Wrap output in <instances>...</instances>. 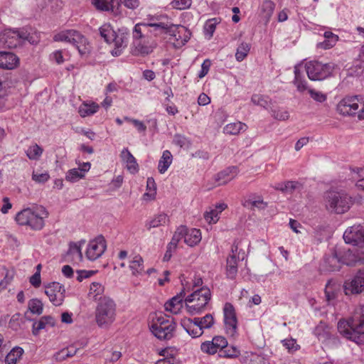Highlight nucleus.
Returning <instances> with one entry per match:
<instances>
[{"label":"nucleus","mask_w":364,"mask_h":364,"mask_svg":"<svg viewBox=\"0 0 364 364\" xmlns=\"http://www.w3.org/2000/svg\"><path fill=\"white\" fill-rule=\"evenodd\" d=\"M181 326L192 338H198L203 333L201 327L198 326L193 318H182Z\"/></svg>","instance_id":"nucleus-23"},{"label":"nucleus","mask_w":364,"mask_h":364,"mask_svg":"<svg viewBox=\"0 0 364 364\" xmlns=\"http://www.w3.org/2000/svg\"><path fill=\"white\" fill-rule=\"evenodd\" d=\"M192 4V0H173L171 3L173 8L183 10L188 9Z\"/></svg>","instance_id":"nucleus-58"},{"label":"nucleus","mask_w":364,"mask_h":364,"mask_svg":"<svg viewBox=\"0 0 364 364\" xmlns=\"http://www.w3.org/2000/svg\"><path fill=\"white\" fill-rule=\"evenodd\" d=\"M237 250V247L235 250L232 248V255L227 259L226 274L227 277L231 279H235L237 273V264L240 259L236 254Z\"/></svg>","instance_id":"nucleus-25"},{"label":"nucleus","mask_w":364,"mask_h":364,"mask_svg":"<svg viewBox=\"0 0 364 364\" xmlns=\"http://www.w3.org/2000/svg\"><path fill=\"white\" fill-rule=\"evenodd\" d=\"M193 320L199 327H201L203 332L205 329L210 328L215 323L214 318L210 314H208L203 317H196Z\"/></svg>","instance_id":"nucleus-40"},{"label":"nucleus","mask_w":364,"mask_h":364,"mask_svg":"<svg viewBox=\"0 0 364 364\" xmlns=\"http://www.w3.org/2000/svg\"><path fill=\"white\" fill-rule=\"evenodd\" d=\"M146 189L149 191H152V193H146L144 196L149 197L151 199H154L156 195V185L154 179L152 177L148 178L146 181Z\"/></svg>","instance_id":"nucleus-56"},{"label":"nucleus","mask_w":364,"mask_h":364,"mask_svg":"<svg viewBox=\"0 0 364 364\" xmlns=\"http://www.w3.org/2000/svg\"><path fill=\"white\" fill-rule=\"evenodd\" d=\"M252 102L257 106L267 108L269 106V97L259 94H254L251 97Z\"/></svg>","instance_id":"nucleus-52"},{"label":"nucleus","mask_w":364,"mask_h":364,"mask_svg":"<svg viewBox=\"0 0 364 364\" xmlns=\"http://www.w3.org/2000/svg\"><path fill=\"white\" fill-rule=\"evenodd\" d=\"M50 176L47 171L43 173H38V171H33L32 173V179L38 183H44L48 181Z\"/></svg>","instance_id":"nucleus-57"},{"label":"nucleus","mask_w":364,"mask_h":364,"mask_svg":"<svg viewBox=\"0 0 364 364\" xmlns=\"http://www.w3.org/2000/svg\"><path fill=\"white\" fill-rule=\"evenodd\" d=\"M247 128V125L240 122H236L230 123L224 127V132L229 134H237L241 131H245Z\"/></svg>","instance_id":"nucleus-44"},{"label":"nucleus","mask_w":364,"mask_h":364,"mask_svg":"<svg viewBox=\"0 0 364 364\" xmlns=\"http://www.w3.org/2000/svg\"><path fill=\"white\" fill-rule=\"evenodd\" d=\"M84 177L83 172L80 171L77 168H72L66 173L65 180L71 183H75Z\"/></svg>","instance_id":"nucleus-50"},{"label":"nucleus","mask_w":364,"mask_h":364,"mask_svg":"<svg viewBox=\"0 0 364 364\" xmlns=\"http://www.w3.org/2000/svg\"><path fill=\"white\" fill-rule=\"evenodd\" d=\"M204 218L208 223H216L219 220L218 212L217 210H211L204 214Z\"/></svg>","instance_id":"nucleus-60"},{"label":"nucleus","mask_w":364,"mask_h":364,"mask_svg":"<svg viewBox=\"0 0 364 364\" xmlns=\"http://www.w3.org/2000/svg\"><path fill=\"white\" fill-rule=\"evenodd\" d=\"M129 33L127 28H122L115 33L112 38V43H114V48L111 51L113 56H119L123 50L127 46Z\"/></svg>","instance_id":"nucleus-18"},{"label":"nucleus","mask_w":364,"mask_h":364,"mask_svg":"<svg viewBox=\"0 0 364 364\" xmlns=\"http://www.w3.org/2000/svg\"><path fill=\"white\" fill-rule=\"evenodd\" d=\"M346 294L364 292V268L359 269L350 282L344 284Z\"/></svg>","instance_id":"nucleus-19"},{"label":"nucleus","mask_w":364,"mask_h":364,"mask_svg":"<svg viewBox=\"0 0 364 364\" xmlns=\"http://www.w3.org/2000/svg\"><path fill=\"white\" fill-rule=\"evenodd\" d=\"M314 335L322 343H326L331 339V328L324 322H320L314 329Z\"/></svg>","instance_id":"nucleus-29"},{"label":"nucleus","mask_w":364,"mask_h":364,"mask_svg":"<svg viewBox=\"0 0 364 364\" xmlns=\"http://www.w3.org/2000/svg\"><path fill=\"white\" fill-rule=\"evenodd\" d=\"M326 207L337 214L348 211L353 204L352 198L343 192L329 191L325 194Z\"/></svg>","instance_id":"nucleus-8"},{"label":"nucleus","mask_w":364,"mask_h":364,"mask_svg":"<svg viewBox=\"0 0 364 364\" xmlns=\"http://www.w3.org/2000/svg\"><path fill=\"white\" fill-rule=\"evenodd\" d=\"M201 240V232L199 229L192 228L188 230L186 228V232L185 236V243L188 246L193 247L200 242Z\"/></svg>","instance_id":"nucleus-32"},{"label":"nucleus","mask_w":364,"mask_h":364,"mask_svg":"<svg viewBox=\"0 0 364 364\" xmlns=\"http://www.w3.org/2000/svg\"><path fill=\"white\" fill-rule=\"evenodd\" d=\"M55 325V320L53 316H42L38 321H36L33 323L32 329L33 334L36 336L39 333L41 330L44 329L47 326L53 327Z\"/></svg>","instance_id":"nucleus-28"},{"label":"nucleus","mask_w":364,"mask_h":364,"mask_svg":"<svg viewBox=\"0 0 364 364\" xmlns=\"http://www.w3.org/2000/svg\"><path fill=\"white\" fill-rule=\"evenodd\" d=\"M25 41H28L31 43H35L27 28H6L0 33V43L5 48H15Z\"/></svg>","instance_id":"nucleus-5"},{"label":"nucleus","mask_w":364,"mask_h":364,"mask_svg":"<svg viewBox=\"0 0 364 364\" xmlns=\"http://www.w3.org/2000/svg\"><path fill=\"white\" fill-rule=\"evenodd\" d=\"M309 93L312 99L318 102H323L326 100L327 97L321 92L316 91L314 89H309Z\"/></svg>","instance_id":"nucleus-59"},{"label":"nucleus","mask_w":364,"mask_h":364,"mask_svg":"<svg viewBox=\"0 0 364 364\" xmlns=\"http://www.w3.org/2000/svg\"><path fill=\"white\" fill-rule=\"evenodd\" d=\"M219 23H220V21L216 18L208 19L205 22L203 29H204V33L205 36H208V39H210L213 37V33L216 28V26Z\"/></svg>","instance_id":"nucleus-45"},{"label":"nucleus","mask_w":364,"mask_h":364,"mask_svg":"<svg viewBox=\"0 0 364 364\" xmlns=\"http://www.w3.org/2000/svg\"><path fill=\"white\" fill-rule=\"evenodd\" d=\"M48 216V212L46 208L42 205H36L18 213L16 220L20 225H28L34 230H40L44 227V219Z\"/></svg>","instance_id":"nucleus-3"},{"label":"nucleus","mask_w":364,"mask_h":364,"mask_svg":"<svg viewBox=\"0 0 364 364\" xmlns=\"http://www.w3.org/2000/svg\"><path fill=\"white\" fill-rule=\"evenodd\" d=\"M98 109L99 105L96 103H84L79 108V114L82 117H85L94 114Z\"/></svg>","instance_id":"nucleus-43"},{"label":"nucleus","mask_w":364,"mask_h":364,"mask_svg":"<svg viewBox=\"0 0 364 364\" xmlns=\"http://www.w3.org/2000/svg\"><path fill=\"white\" fill-rule=\"evenodd\" d=\"M151 24H159V22H151V23H136L133 29L132 32V38H133V42L132 45L135 44L136 41H139L146 36L147 34H144V28H147L148 27L153 28V30H150L149 32L151 34H153V36H156L158 34H159V31H155L154 26H151Z\"/></svg>","instance_id":"nucleus-20"},{"label":"nucleus","mask_w":364,"mask_h":364,"mask_svg":"<svg viewBox=\"0 0 364 364\" xmlns=\"http://www.w3.org/2000/svg\"><path fill=\"white\" fill-rule=\"evenodd\" d=\"M176 328V323L173 319H166L163 316L156 317L150 325L149 329L151 333L160 340H169L173 336Z\"/></svg>","instance_id":"nucleus-11"},{"label":"nucleus","mask_w":364,"mask_h":364,"mask_svg":"<svg viewBox=\"0 0 364 364\" xmlns=\"http://www.w3.org/2000/svg\"><path fill=\"white\" fill-rule=\"evenodd\" d=\"M19 65L18 57L11 52L0 51V68L13 70Z\"/></svg>","instance_id":"nucleus-21"},{"label":"nucleus","mask_w":364,"mask_h":364,"mask_svg":"<svg viewBox=\"0 0 364 364\" xmlns=\"http://www.w3.org/2000/svg\"><path fill=\"white\" fill-rule=\"evenodd\" d=\"M55 41H65L73 44L77 48L80 55L89 53L90 47L87 38L75 30L63 31L53 37Z\"/></svg>","instance_id":"nucleus-9"},{"label":"nucleus","mask_w":364,"mask_h":364,"mask_svg":"<svg viewBox=\"0 0 364 364\" xmlns=\"http://www.w3.org/2000/svg\"><path fill=\"white\" fill-rule=\"evenodd\" d=\"M240 354V350L234 346H228L227 345L220 353L219 356L223 358H236Z\"/></svg>","instance_id":"nucleus-51"},{"label":"nucleus","mask_w":364,"mask_h":364,"mask_svg":"<svg viewBox=\"0 0 364 364\" xmlns=\"http://www.w3.org/2000/svg\"><path fill=\"white\" fill-rule=\"evenodd\" d=\"M169 222V217L166 214L162 213L154 215L149 220L146 221L145 226L147 230H151V228H156L161 225H167Z\"/></svg>","instance_id":"nucleus-30"},{"label":"nucleus","mask_w":364,"mask_h":364,"mask_svg":"<svg viewBox=\"0 0 364 364\" xmlns=\"http://www.w3.org/2000/svg\"><path fill=\"white\" fill-rule=\"evenodd\" d=\"M301 186V183L297 181H287L283 183H277L273 188L285 193H292L296 188Z\"/></svg>","instance_id":"nucleus-34"},{"label":"nucleus","mask_w":364,"mask_h":364,"mask_svg":"<svg viewBox=\"0 0 364 364\" xmlns=\"http://www.w3.org/2000/svg\"><path fill=\"white\" fill-rule=\"evenodd\" d=\"M184 295V291H182L180 294L167 301L164 304L166 311L173 314H177L182 307V301Z\"/></svg>","instance_id":"nucleus-27"},{"label":"nucleus","mask_w":364,"mask_h":364,"mask_svg":"<svg viewBox=\"0 0 364 364\" xmlns=\"http://www.w3.org/2000/svg\"><path fill=\"white\" fill-rule=\"evenodd\" d=\"M129 269L134 276L141 274L144 272V259L137 255L129 262Z\"/></svg>","instance_id":"nucleus-38"},{"label":"nucleus","mask_w":364,"mask_h":364,"mask_svg":"<svg viewBox=\"0 0 364 364\" xmlns=\"http://www.w3.org/2000/svg\"><path fill=\"white\" fill-rule=\"evenodd\" d=\"M272 117L278 120H287L289 117V114L287 110L277 109L272 111Z\"/></svg>","instance_id":"nucleus-63"},{"label":"nucleus","mask_w":364,"mask_h":364,"mask_svg":"<svg viewBox=\"0 0 364 364\" xmlns=\"http://www.w3.org/2000/svg\"><path fill=\"white\" fill-rule=\"evenodd\" d=\"M308 77L311 80H323L332 75L335 65L332 63H323L318 60H311L305 65Z\"/></svg>","instance_id":"nucleus-10"},{"label":"nucleus","mask_w":364,"mask_h":364,"mask_svg":"<svg viewBox=\"0 0 364 364\" xmlns=\"http://www.w3.org/2000/svg\"><path fill=\"white\" fill-rule=\"evenodd\" d=\"M28 308L32 314L41 315L43 311V304L40 299H32L28 301Z\"/></svg>","instance_id":"nucleus-47"},{"label":"nucleus","mask_w":364,"mask_h":364,"mask_svg":"<svg viewBox=\"0 0 364 364\" xmlns=\"http://www.w3.org/2000/svg\"><path fill=\"white\" fill-rule=\"evenodd\" d=\"M106 247L105 239L102 235H100L89 242L86 257L89 260L95 261L102 255Z\"/></svg>","instance_id":"nucleus-16"},{"label":"nucleus","mask_w":364,"mask_h":364,"mask_svg":"<svg viewBox=\"0 0 364 364\" xmlns=\"http://www.w3.org/2000/svg\"><path fill=\"white\" fill-rule=\"evenodd\" d=\"M120 156L122 161L127 164V168L130 173H135L138 172L139 166L136 160L127 148H124L122 151Z\"/></svg>","instance_id":"nucleus-26"},{"label":"nucleus","mask_w":364,"mask_h":364,"mask_svg":"<svg viewBox=\"0 0 364 364\" xmlns=\"http://www.w3.org/2000/svg\"><path fill=\"white\" fill-rule=\"evenodd\" d=\"M172 163V155L168 150H166L163 152L162 156L161 157L159 164L158 170L160 173H164L170 165Z\"/></svg>","instance_id":"nucleus-39"},{"label":"nucleus","mask_w":364,"mask_h":364,"mask_svg":"<svg viewBox=\"0 0 364 364\" xmlns=\"http://www.w3.org/2000/svg\"><path fill=\"white\" fill-rule=\"evenodd\" d=\"M275 8V4L271 0H264L260 6V15L266 23L269 22Z\"/></svg>","instance_id":"nucleus-31"},{"label":"nucleus","mask_w":364,"mask_h":364,"mask_svg":"<svg viewBox=\"0 0 364 364\" xmlns=\"http://www.w3.org/2000/svg\"><path fill=\"white\" fill-rule=\"evenodd\" d=\"M323 37L325 40L318 43V47L326 50L333 48L339 39L338 35L329 31L324 32Z\"/></svg>","instance_id":"nucleus-35"},{"label":"nucleus","mask_w":364,"mask_h":364,"mask_svg":"<svg viewBox=\"0 0 364 364\" xmlns=\"http://www.w3.org/2000/svg\"><path fill=\"white\" fill-rule=\"evenodd\" d=\"M294 84L297 90L302 92L307 90V82L301 77L300 71L296 68L294 69Z\"/></svg>","instance_id":"nucleus-46"},{"label":"nucleus","mask_w":364,"mask_h":364,"mask_svg":"<svg viewBox=\"0 0 364 364\" xmlns=\"http://www.w3.org/2000/svg\"><path fill=\"white\" fill-rule=\"evenodd\" d=\"M339 287L332 280H328L325 287V296L328 302L333 301L338 296Z\"/></svg>","instance_id":"nucleus-36"},{"label":"nucleus","mask_w":364,"mask_h":364,"mask_svg":"<svg viewBox=\"0 0 364 364\" xmlns=\"http://www.w3.org/2000/svg\"><path fill=\"white\" fill-rule=\"evenodd\" d=\"M223 310L226 333L234 336L237 331V318L235 307L231 303L226 302Z\"/></svg>","instance_id":"nucleus-15"},{"label":"nucleus","mask_w":364,"mask_h":364,"mask_svg":"<svg viewBox=\"0 0 364 364\" xmlns=\"http://www.w3.org/2000/svg\"><path fill=\"white\" fill-rule=\"evenodd\" d=\"M95 7L100 11H109V3L107 0H92Z\"/></svg>","instance_id":"nucleus-62"},{"label":"nucleus","mask_w":364,"mask_h":364,"mask_svg":"<svg viewBox=\"0 0 364 364\" xmlns=\"http://www.w3.org/2000/svg\"><path fill=\"white\" fill-rule=\"evenodd\" d=\"M282 343L289 351H296L299 347L296 340L293 338L283 340Z\"/></svg>","instance_id":"nucleus-64"},{"label":"nucleus","mask_w":364,"mask_h":364,"mask_svg":"<svg viewBox=\"0 0 364 364\" xmlns=\"http://www.w3.org/2000/svg\"><path fill=\"white\" fill-rule=\"evenodd\" d=\"M159 19L165 21H160L159 24H151V26H154L155 31H159V34L169 35L174 41V47L181 48L190 40L191 32L186 27L172 23L167 16H162Z\"/></svg>","instance_id":"nucleus-2"},{"label":"nucleus","mask_w":364,"mask_h":364,"mask_svg":"<svg viewBox=\"0 0 364 364\" xmlns=\"http://www.w3.org/2000/svg\"><path fill=\"white\" fill-rule=\"evenodd\" d=\"M99 32L100 36L107 43H112V38L114 36L116 31H114L110 24L105 23L100 27Z\"/></svg>","instance_id":"nucleus-42"},{"label":"nucleus","mask_w":364,"mask_h":364,"mask_svg":"<svg viewBox=\"0 0 364 364\" xmlns=\"http://www.w3.org/2000/svg\"><path fill=\"white\" fill-rule=\"evenodd\" d=\"M45 294L54 306H60L65 297V289L62 284L53 282L45 285Z\"/></svg>","instance_id":"nucleus-12"},{"label":"nucleus","mask_w":364,"mask_h":364,"mask_svg":"<svg viewBox=\"0 0 364 364\" xmlns=\"http://www.w3.org/2000/svg\"><path fill=\"white\" fill-rule=\"evenodd\" d=\"M339 253L342 264L348 266L355 265L358 263L364 264V249L353 246L348 250H337Z\"/></svg>","instance_id":"nucleus-13"},{"label":"nucleus","mask_w":364,"mask_h":364,"mask_svg":"<svg viewBox=\"0 0 364 364\" xmlns=\"http://www.w3.org/2000/svg\"><path fill=\"white\" fill-rule=\"evenodd\" d=\"M340 259L339 253L337 250H333L331 255L324 258L323 267L326 270L329 272L339 271L342 266Z\"/></svg>","instance_id":"nucleus-22"},{"label":"nucleus","mask_w":364,"mask_h":364,"mask_svg":"<svg viewBox=\"0 0 364 364\" xmlns=\"http://www.w3.org/2000/svg\"><path fill=\"white\" fill-rule=\"evenodd\" d=\"M95 310V321L99 327L109 328L115 321L117 306L115 302L109 297L99 299Z\"/></svg>","instance_id":"nucleus-4"},{"label":"nucleus","mask_w":364,"mask_h":364,"mask_svg":"<svg viewBox=\"0 0 364 364\" xmlns=\"http://www.w3.org/2000/svg\"><path fill=\"white\" fill-rule=\"evenodd\" d=\"M211 299L210 290L208 287H201L195 290L186 299V309L191 315L200 314Z\"/></svg>","instance_id":"nucleus-7"},{"label":"nucleus","mask_w":364,"mask_h":364,"mask_svg":"<svg viewBox=\"0 0 364 364\" xmlns=\"http://www.w3.org/2000/svg\"><path fill=\"white\" fill-rule=\"evenodd\" d=\"M173 144L180 146L181 148L189 146L191 145L190 140L184 135L176 134L173 136Z\"/></svg>","instance_id":"nucleus-54"},{"label":"nucleus","mask_w":364,"mask_h":364,"mask_svg":"<svg viewBox=\"0 0 364 364\" xmlns=\"http://www.w3.org/2000/svg\"><path fill=\"white\" fill-rule=\"evenodd\" d=\"M212 341L214 342L215 347L220 352L228 345L227 340L223 336H215Z\"/></svg>","instance_id":"nucleus-61"},{"label":"nucleus","mask_w":364,"mask_h":364,"mask_svg":"<svg viewBox=\"0 0 364 364\" xmlns=\"http://www.w3.org/2000/svg\"><path fill=\"white\" fill-rule=\"evenodd\" d=\"M153 34L146 36L133 45V53L135 55H147L157 47V42L153 38Z\"/></svg>","instance_id":"nucleus-17"},{"label":"nucleus","mask_w":364,"mask_h":364,"mask_svg":"<svg viewBox=\"0 0 364 364\" xmlns=\"http://www.w3.org/2000/svg\"><path fill=\"white\" fill-rule=\"evenodd\" d=\"M244 205L250 207L251 209L255 208L264 209L267 206V203L263 200L262 196L252 194L249 196V198L245 200Z\"/></svg>","instance_id":"nucleus-33"},{"label":"nucleus","mask_w":364,"mask_h":364,"mask_svg":"<svg viewBox=\"0 0 364 364\" xmlns=\"http://www.w3.org/2000/svg\"><path fill=\"white\" fill-rule=\"evenodd\" d=\"M338 331L347 339L357 343L364 341V305L356 306L348 320H340Z\"/></svg>","instance_id":"nucleus-1"},{"label":"nucleus","mask_w":364,"mask_h":364,"mask_svg":"<svg viewBox=\"0 0 364 364\" xmlns=\"http://www.w3.org/2000/svg\"><path fill=\"white\" fill-rule=\"evenodd\" d=\"M343 240L346 243L364 249V227L360 225L349 227L343 233Z\"/></svg>","instance_id":"nucleus-14"},{"label":"nucleus","mask_w":364,"mask_h":364,"mask_svg":"<svg viewBox=\"0 0 364 364\" xmlns=\"http://www.w3.org/2000/svg\"><path fill=\"white\" fill-rule=\"evenodd\" d=\"M43 149L37 144L29 146L26 151V156L31 160H38L42 155Z\"/></svg>","instance_id":"nucleus-48"},{"label":"nucleus","mask_w":364,"mask_h":364,"mask_svg":"<svg viewBox=\"0 0 364 364\" xmlns=\"http://www.w3.org/2000/svg\"><path fill=\"white\" fill-rule=\"evenodd\" d=\"M23 349L21 347L14 348L6 356V364H16L18 360L22 356Z\"/></svg>","instance_id":"nucleus-41"},{"label":"nucleus","mask_w":364,"mask_h":364,"mask_svg":"<svg viewBox=\"0 0 364 364\" xmlns=\"http://www.w3.org/2000/svg\"><path fill=\"white\" fill-rule=\"evenodd\" d=\"M214 342L212 341H208L202 343L200 346V349L203 353L213 355L216 353L218 350L215 347Z\"/></svg>","instance_id":"nucleus-55"},{"label":"nucleus","mask_w":364,"mask_h":364,"mask_svg":"<svg viewBox=\"0 0 364 364\" xmlns=\"http://www.w3.org/2000/svg\"><path fill=\"white\" fill-rule=\"evenodd\" d=\"M104 291L103 286L97 282H93L90 285L89 295L95 300L98 299V296L101 295Z\"/></svg>","instance_id":"nucleus-53"},{"label":"nucleus","mask_w":364,"mask_h":364,"mask_svg":"<svg viewBox=\"0 0 364 364\" xmlns=\"http://www.w3.org/2000/svg\"><path fill=\"white\" fill-rule=\"evenodd\" d=\"M237 174L236 166H230L221 171L215 176V181L218 186H222L232 181Z\"/></svg>","instance_id":"nucleus-24"},{"label":"nucleus","mask_w":364,"mask_h":364,"mask_svg":"<svg viewBox=\"0 0 364 364\" xmlns=\"http://www.w3.org/2000/svg\"><path fill=\"white\" fill-rule=\"evenodd\" d=\"M67 256L71 257V261L75 262H81L82 259V254L81 252L80 244L70 242L69 245V249L67 252Z\"/></svg>","instance_id":"nucleus-37"},{"label":"nucleus","mask_w":364,"mask_h":364,"mask_svg":"<svg viewBox=\"0 0 364 364\" xmlns=\"http://www.w3.org/2000/svg\"><path fill=\"white\" fill-rule=\"evenodd\" d=\"M250 50V45L247 43H242L235 53V58L238 62L242 61L247 55Z\"/></svg>","instance_id":"nucleus-49"},{"label":"nucleus","mask_w":364,"mask_h":364,"mask_svg":"<svg viewBox=\"0 0 364 364\" xmlns=\"http://www.w3.org/2000/svg\"><path fill=\"white\" fill-rule=\"evenodd\" d=\"M337 111L343 116H358L364 119V99L360 95L346 96L337 105Z\"/></svg>","instance_id":"nucleus-6"}]
</instances>
